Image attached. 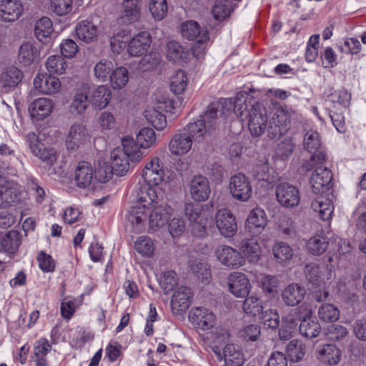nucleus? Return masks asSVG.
I'll use <instances>...</instances> for the list:
<instances>
[{"instance_id": "58836bf2", "label": "nucleus", "mask_w": 366, "mask_h": 366, "mask_svg": "<svg viewBox=\"0 0 366 366\" xmlns=\"http://www.w3.org/2000/svg\"><path fill=\"white\" fill-rule=\"evenodd\" d=\"M23 72L16 66L7 67L1 76L2 86L6 90L14 89L23 79Z\"/></svg>"}, {"instance_id": "f03ea898", "label": "nucleus", "mask_w": 366, "mask_h": 366, "mask_svg": "<svg viewBox=\"0 0 366 366\" xmlns=\"http://www.w3.org/2000/svg\"><path fill=\"white\" fill-rule=\"evenodd\" d=\"M142 175L144 182L138 189L137 201L144 206L153 204L156 203L157 195L161 193L158 186L164 178V171L160 159L157 157H152L145 164Z\"/></svg>"}, {"instance_id": "864d4df0", "label": "nucleus", "mask_w": 366, "mask_h": 366, "mask_svg": "<svg viewBox=\"0 0 366 366\" xmlns=\"http://www.w3.org/2000/svg\"><path fill=\"white\" fill-rule=\"evenodd\" d=\"M272 253L276 260L280 262H287L293 256V250L291 247L284 242H276L272 247Z\"/></svg>"}, {"instance_id": "a18cd8bd", "label": "nucleus", "mask_w": 366, "mask_h": 366, "mask_svg": "<svg viewBox=\"0 0 366 366\" xmlns=\"http://www.w3.org/2000/svg\"><path fill=\"white\" fill-rule=\"evenodd\" d=\"M95 76L102 81H110L111 86L113 87V78L114 76V69L111 61L102 60L97 63L94 68Z\"/></svg>"}, {"instance_id": "f3484780", "label": "nucleus", "mask_w": 366, "mask_h": 366, "mask_svg": "<svg viewBox=\"0 0 366 366\" xmlns=\"http://www.w3.org/2000/svg\"><path fill=\"white\" fill-rule=\"evenodd\" d=\"M332 174L327 167H317L310 177L312 191L316 194L327 192L332 187Z\"/></svg>"}, {"instance_id": "4be33fe9", "label": "nucleus", "mask_w": 366, "mask_h": 366, "mask_svg": "<svg viewBox=\"0 0 366 366\" xmlns=\"http://www.w3.org/2000/svg\"><path fill=\"white\" fill-rule=\"evenodd\" d=\"M267 224V217L264 209L260 207L254 208L249 214L245 228L252 235L262 233Z\"/></svg>"}, {"instance_id": "39448f33", "label": "nucleus", "mask_w": 366, "mask_h": 366, "mask_svg": "<svg viewBox=\"0 0 366 366\" xmlns=\"http://www.w3.org/2000/svg\"><path fill=\"white\" fill-rule=\"evenodd\" d=\"M182 36L190 41L197 39V42L192 48L194 56L199 57L205 51L206 44L209 39L208 31L202 27L197 21L189 20L181 25Z\"/></svg>"}, {"instance_id": "412c9836", "label": "nucleus", "mask_w": 366, "mask_h": 366, "mask_svg": "<svg viewBox=\"0 0 366 366\" xmlns=\"http://www.w3.org/2000/svg\"><path fill=\"white\" fill-rule=\"evenodd\" d=\"M20 192L14 187L13 183L6 177L0 176V207L7 208L20 200Z\"/></svg>"}, {"instance_id": "9b49d317", "label": "nucleus", "mask_w": 366, "mask_h": 366, "mask_svg": "<svg viewBox=\"0 0 366 366\" xmlns=\"http://www.w3.org/2000/svg\"><path fill=\"white\" fill-rule=\"evenodd\" d=\"M26 139L32 153L42 162L49 166L56 162L58 157L56 150L53 148H46L36 133L29 132L26 135Z\"/></svg>"}, {"instance_id": "7ed1b4c3", "label": "nucleus", "mask_w": 366, "mask_h": 366, "mask_svg": "<svg viewBox=\"0 0 366 366\" xmlns=\"http://www.w3.org/2000/svg\"><path fill=\"white\" fill-rule=\"evenodd\" d=\"M222 100L211 103L207 107L200 119L187 124V129L194 137V141L200 142L209 136L217 125L228 116L224 112Z\"/></svg>"}, {"instance_id": "8fccbe9b", "label": "nucleus", "mask_w": 366, "mask_h": 366, "mask_svg": "<svg viewBox=\"0 0 366 366\" xmlns=\"http://www.w3.org/2000/svg\"><path fill=\"white\" fill-rule=\"evenodd\" d=\"M234 9L232 0H217L212 13L215 19L222 21L229 16Z\"/></svg>"}, {"instance_id": "423d86ee", "label": "nucleus", "mask_w": 366, "mask_h": 366, "mask_svg": "<svg viewBox=\"0 0 366 366\" xmlns=\"http://www.w3.org/2000/svg\"><path fill=\"white\" fill-rule=\"evenodd\" d=\"M128 34L127 31L116 34V41H118L120 48L127 49V53L131 56H141L144 55L149 50L152 36L148 31H140L128 41H123V39Z\"/></svg>"}, {"instance_id": "ea45409f", "label": "nucleus", "mask_w": 366, "mask_h": 366, "mask_svg": "<svg viewBox=\"0 0 366 366\" xmlns=\"http://www.w3.org/2000/svg\"><path fill=\"white\" fill-rule=\"evenodd\" d=\"M78 38L86 43L92 42L97 37V27L89 20H82L76 26Z\"/></svg>"}, {"instance_id": "cd10ccee", "label": "nucleus", "mask_w": 366, "mask_h": 366, "mask_svg": "<svg viewBox=\"0 0 366 366\" xmlns=\"http://www.w3.org/2000/svg\"><path fill=\"white\" fill-rule=\"evenodd\" d=\"M231 293L237 297H245L249 292V282L246 275L241 272H232L228 278Z\"/></svg>"}, {"instance_id": "c03bdc74", "label": "nucleus", "mask_w": 366, "mask_h": 366, "mask_svg": "<svg viewBox=\"0 0 366 366\" xmlns=\"http://www.w3.org/2000/svg\"><path fill=\"white\" fill-rule=\"evenodd\" d=\"M225 366H242L244 359L242 351L233 344H227L223 351Z\"/></svg>"}, {"instance_id": "1a4fd4ad", "label": "nucleus", "mask_w": 366, "mask_h": 366, "mask_svg": "<svg viewBox=\"0 0 366 366\" xmlns=\"http://www.w3.org/2000/svg\"><path fill=\"white\" fill-rule=\"evenodd\" d=\"M248 117V128L253 137H259L265 131L268 132L269 122L266 110L259 103L256 102L252 105Z\"/></svg>"}, {"instance_id": "69168bd1", "label": "nucleus", "mask_w": 366, "mask_h": 366, "mask_svg": "<svg viewBox=\"0 0 366 366\" xmlns=\"http://www.w3.org/2000/svg\"><path fill=\"white\" fill-rule=\"evenodd\" d=\"M167 224L169 233L173 238L182 236L185 232L186 222L181 217H174Z\"/></svg>"}, {"instance_id": "49530a36", "label": "nucleus", "mask_w": 366, "mask_h": 366, "mask_svg": "<svg viewBox=\"0 0 366 366\" xmlns=\"http://www.w3.org/2000/svg\"><path fill=\"white\" fill-rule=\"evenodd\" d=\"M286 351L291 362H298L305 355L306 346L301 340H292L287 344Z\"/></svg>"}, {"instance_id": "3c124183", "label": "nucleus", "mask_w": 366, "mask_h": 366, "mask_svg": "<svg viewBox=\"0 0 366 366\" xmlns=\"http://www.w3.org/2000/svg\"><path fill=\"white\" fill-rule=\"evenodd\" d=\"M136 139L139 147L142 149L152 147L157 142L155 132L149 127H144L140 129L137 134Z\"/></svg>"}, {"instance_id": "a211bd4d", "label": "nucleus", "mask_w": 366, "mask_h": 366, "mask_svg": "<svg viewBox=\"0 0 366 366\" xmlns=\"http://www.w3.org/2000/svg\"><path fill=\"white\" fill-rule=\"evenodd\" d=\"M247 99V97L245 94L239 93L234 100L232 99H222L225 110L224 112L228 117L234 113L241 121H244L249 116Z\"/></svg>"}, {"instance_id": "f704fd0d", "label": "nucleus", "mask_w": 366, "mask_h": 366, "mask_svg": "<svg viewBox=\"0 0 366 366\" xmlns=\"http://www.w3.org/2000/svg\"><path fill=\"white\" fill-rule=\"evenodd\" d=\"M305 292L300 285L290 284L282 292V300L288 306H295L304 299Z\"/></svg>"}, {"instance_id": "6ab92c4d", "label": "nucleus", "mask_w": 366, "mask_h": 366, "mask_svg": "<svg viewBox=\"0 0 366 366\" xmlns=\"http://www.w3.org/2000/svg\"><path fill=\"white\" fill-rule=\"evenodd\" d=\"M89 138L86 126L75 123L70 127L66 137V146L69 151H76L81 145L85 144Z\"/></svg>"}, {"instance_id": "20e7f679", "label": "nucleus", "mask_w": 366, "mask_h": 366, "mask_svg": "<svg viewBox=\"0 0 366 366\" xmlns=\"http://www.w3.org/2000/svg\"><path fill=\"white\" fill-rule=\"evenodd\" d=\"M184 213L190 222L192 234L197 237H205L207 227L212 222V214L209 207L207 205L187 203L184 205Z\"/></svg>"}, {"instance_id": "774afa93", "label": "nucleus", "mask_w": 366, "mask_h": 366, "mask_svg": "<svg viewBox=\"0 0 366 366\" xmlns=\"http://www.w3.org/2000/svg\"><path fill=\"white\" fill-rule=\"evenodd\" d=\"M39 267L43 272H53L56 268V262L53 257L44 251L39 252L37 255Z\"/></svg>"}, {"instance_id": "aec40b11", "label": "nucleus", "mask_w": 366, "mask_h": 366, "mask_svg": "<svg viewBox=\"0 0 366 366\" xmlns=\"http://www.w3.org/2000/svg\"><path fill=\"white\" fill-rule=\"evenodd\" d=\"M304 272L307 280L315 287H320L325 279L331 277V270L325 264L310 262L305 265Z\"/></svg>"}, {"instance_id": "052dcab7", "label": "nucleus", "mask_w": 366, "mask_h": 366, "mask_svg": "<svg viewBox=\"0 0 366 366\" xmlns=\"http://www.w3.org/2000/svg\"><path fill=\"white\" fill-rule=\"evenodd\" d=\"M262 310L263 307L261 305L259 300L254 296L247 297L244 302L243 310L244 313L251 317H259Z\"/></svg>"}, {"instance_id": "dca6fc26", "label": "nucleus", "mask_w": 366, "mask_h": 366, "mask_svg": "<svg viewBox=\"0 0 366 366\" xmlns=\"http://www.w3.org/2000/svg\"><path fill=\"white\" fill-rule=\"evenodd\" d=\"M171 104L167 99L158 102L155 107L144 112L145 118L156 129L162 131L167 127V122L162 112H168Z\"/></svg>"}, {"instance_id": "bf43d9fd", "label": "nucleus", "mask_w": 366, "mask_h": 366, "mask_svg": "<svg viewBox=\"0 0 366 366\" xmlns=\"http://www.w3.org/2000/svg\"><path fill=\"white\" fill-rule=\"evenodd\" d=\"M114 167L104 160L99 161V167L94 171V177L99 182H107L113 177Z\"/></svg>"}, {"instance_id": "5701e85b", "label": "nucleus", "mask_w": 366, "mask_h": 366, "mask_svg": "<svg viewBox=\"0 0 366 366\" xmlns=\"http://www.w3.org/2000/svg\"><path fill=\"white\" fill-rule=\"evenodd\" d=\"M290 122V116L283 108H278L274 113L268 125V137L274 138L286 131L287 125Z\"/></svg>"}, {"instance_id": "6e6d98bb", "label": "nucleus", "mask_w": 366, "mask_h": 366, "mask_svg": "<svg viewBox=\"0 0 366 366\" xmlns=\"http://www.w3.org/2000/svg\"><path fill=\"white\" fill-rule=\"evenodd\" d=\"M66 67V60L59 55L50 56L46 61V68L51 74L61 75L64 73Z\"/></svg>"}, {"instance_id": "f257e3e1", "label": "nucleus", "mask_w": 366, "mask_h": 366, "mask_svg": "<svg viewBox=\"0 0 366 366\" xmlns=\"http://www.w3.org/2000/svg\"><path fill=\"white\" fill-rule=\"evenodd\" d=\"M161 195H157L156 203L144 205L137 201V205L129 212L128 220L134 232H155L165 227L171 218L173 209L166 202H161Z\"/></svg>"}, {"instance_id": "e433bc0d", "label": "nucleus", "mask_w": 366, "mask_h": 366, "mask_svg": "<svg viewBox=\"0 0 366 366\" xmlns=\"http://www.w3.org/2000/svg\"><path fill=\"white\" fill-rule=\"evenodd\" d=\"M40 50L30 42L22 44L19 51V61L23 66H29L39 59Z\"/></svg>"}, {"instance_id": "338daca9", "label": "nucleus", "mask_w": 366, "mask_h": 366, "mask_svg": "<svg viewBox=\"0 0 366 366\" xmlns=\"http://www.w3.org/2000/svg\"><path fill=\"white\" fill-rule=\"evenodd\" d=\"M299 330L303 336L314 338L322 331V326L319 322H300Z\"/></svg>"}, {"instance_id": "4d7b16f0", "label": "nucleus", "mask_w": 366, "mask_h": 366, "mask_svg": "<svg viewBox=\"0 0 366 366\" xmlns=\"http://www.w3.org/2000/svg\"><path fill=\"white\" fill-rule=\"evenodd\" d=\"M188 83V79L186 73L182 70H178L175 72L170 79V89L172 92L175 94H182Z\"/></svg>"}, {"instance_id": "4468645a", "label": "nucleus", "mask_w": 366, "mask_h": 366, "mask_svg": "<svg viewBox=\"0 0 366 366\" xmlns=\"http://www.w3.org/2000/svg\"><path fill=\"white\" fill-rule=\"evenodd\" d=\"M215 224L220 234L225 237H232L237 232L236 218L228 209H220L216 212Z\"/></svg>"}, {"instance_id": "473e14b6", "label": "nucleus", "mask_w": 366, "mask_h": 366, "mask_svg": "<svg viewBox=\"0 0 366 366\" xmlns=\"http://www.w3.org/2000/svg\"><path fill=\"white\" fill-rule=\"evenodd\" d=\"M51 348V345L46 338H40L35 342L32 356L35 366H49L47 355Z\"/></svg>"}, {"instance_id": "37998d69", "label": "nucleus", "mask_w": 366, "mask_h": 366, "mask_svg": "<svg viewBox=\"0 0 366 366\" xmlns=\"http://www.w3.org/2000/svg\"><path fill=\"white\" fill-rule=\"evenodd\" d=\"M328 245L327 237L324 234H318L309 239L306 247L311 254L320 256L327 250Z\"/></svg>"}, {"instance_id": "c9c22d12", "label": "nucleus", "mask_w": 366, "mask_h": 366, "mask_svg": "<svg viewBox=\"0 0 366 366\" xmlns=\"http://www.w3.org/2000/svg\"><path fill=\"white\" fill-rule=\"evenodd\" d=\"M239 248L240 253L251 262H257L262 254L261 247L256 238L243 239Z\"/></svg>"}, {"instance_id": "72a5a7b5", "label": "nucleus", "mask_w": 366, "mask_h": 366, "mask_svg": "<svg viewBox=\"0 0 366 366\" xmlns=\"http://www.w3.org/2000/svg\"><path fill=\"white\" fill-rule=\"evenodd\" d=\"M89 103L93 107L102 109L107 107L111 99V91L106 86H98L89 92Z\"/></svg>"}, {"instance_id": "0e129e2a", "label": "nucleus", "mask_w": 366, "mask_h": 366, "mask_svg": "<svg viewBox=\"0 0 366 366\" xmlns=\"http://www.w3.org/2000/svg\"><path fill=\"white\" fill-rule=\"evenodd\" d=\"M168 6L167 0H151L149 4V11L153 18L160 21L167 14Z\"/></svg>"}, {"instance_id": "0eeeda50", "label": "nucleus", "mask_w": 366, "mask_h": 366, "mask_svg": "<svg viewBox=\"0 0 366 366\" xmlns=\"http://www.w3.org/2000/svg\"><path fill=\"white\" fill-rule=\"evenodd\" d=\"M304 147L310 152L313 154L310 161L306 162L302 167L306 171L312 169L317 165L324 164L326 161V154L322 150H319L321 147V139L320 134L313 129L308 130L304 137Z\"/></svg>"}, {"instance_id": "bb28decb", "label": "nucleus", "mask_w": 366, "mask_h": 366, "mask_svg": "<svg viewBox=\"0 0 366 366\" xmlns=\"http://www.w3.org/2000/svg\"><path fill=\"white\" fill-rule=\"evenodd\" d=\"M59 79L52 75L38 74L34 80L36 90L42 94H52L59 91L61 88Z\"/></svg>"}, {"instance_id": "7c9ffc66", "label": "nucleus", "mask_w": 366, "mask_h": 366, "mask_svg": "<svg viewBox=\"0 0 366 366\" xmlns=\"http://www.w3.org/2000/svg\"><path fill=\"white\" fill-rule=\"evenodd\" d=\"M94 178V169L87 162H79L75 171V182L78 187L85 189L90 186Z\"/></svg>"}, {"instance_id": "b1692460", "label": "nucleus", "mask_w": 366, "mask_h": 366, "mask_svg": "<svg viewBox=\"0 0 366 366\" xmlns=\"http://www.w3.org/2000/svg\"><path fill=\"white\" fill-rule=\"evenodd\" d=\"M189 192L194 200L198 202L206 201L211 193L208 179L202 175L194 176L189 184Z\"/></svg>"}, {"instance_id": "2eb2a0df", "label": "nucleus", "mask_w": 366, "mask_h": 366, "mask_svg": "<svg viewBox=\"0 0 366 366\" xmlns=\"http://www.w3.org/2000/svg\"><path fill=\"white\" fill-rule=\"evenodd\" d=\"M193 299L191 288L186 286L178 287L171 300V310L174 315H182L189 308Z\"/></svg>"}, {"instance_id": "c756f323", "label": "nucleus", "mask_w": 366, "mask_h": 366, "mask_svg": "<svg viewBox=\"0 0 366 366\" xmlns=\"http://www.w3.org/2000/svg\"><path fill=\"white\" fill-rule=\"evenodd\" d=\"M53 107L51 100L46 98H39L30 104L29 112L32 119L41 120L51 113Z\"/></svg>"}, {"instance_id": "e2e57ef3", "label": "nucleus", "mask_w": 366, "mask_h": 366, "mask_svg": "<svg viewBox=\"0 0 366 366\" xmlns=\"http://www.w3.org/2000/svg\"><path fill=\"white\" fill-rule=\"evenodd\" d=\"M216 317L209 309L203 307H193L189 312V320H214Z\"/></svg>"}, {"instance_id": "a19ab883", "label": "nucleus", "mask_w": 366, "mask_h": 366, "mask_svg": "<svg viewBox=\"0 0 366 366\" xmlns=\"http://www.w3.org/2000/svg\"><path fill=\"white\" fill-rule=\"evenodd\" d=\"M122 150L124 155L129 158L132 163L139 162L143 157V153L137 142L130 136H126L122 139Z\"/></svg>"}, {"instance_id": "09e8293b", "label": "nucleus", "mask_w": 366, "mask_h": 366, "mask_svg": "<svg viewBox=\"0 0 366 366\" xmlns=\"http://www.w3.org/2000/svg\"><path fill=\"white\" fill-rule=\"evenodd\" d=\"M21 243V236L17 231H9L2 237L3 250L9 254H14Z\"/></svg>"}, {"instance_id": "79ce46f5", "label": "nucleus", "mask_w": 366, "mask_h": 366, "mask_svg": "<svg viewBox=\"0 0 366 366\" xmlns=\"http://www.w3.org/2000/svg\"><path fill=\"white\" fill-rule=\"evenodd\" d=\"M312 208L315 212L319 213L320 218L324 221L330 220L334 211L332 201L322 196L312 201Z\"/></svg>"}, {"instance_id": "f8f14e48", "label": "nucleus", "mask_w": 366, "mask_h": 366, "mask_svg": "<svg viewBox=\"0 0 366 366\" xmlns=\"http://www.w3.org/2000/svg\"><path fill=\"white\" fill-rule=\"evenodd\" d=\"M217 260L224 267L237 269L244 264V256L234 248L228 245H219L214 251Z\"/></svg>"}, {"instance_id": "4c0bfd02", "label": "nucleus", "mask_w": 366, "mask_h": 366, "mask_svg": "<svg viewBox=\"0 0 366 366\" xmlns=\"http://www.w3.org/2000/svg\"><path fill=\"white\" fill-rule=\"evenodd\" d=\"M53 31L54 27L52 21L48 17H42L35 24V36L42 44H49L51 42V35Z\"/></svg>"}, {"instance_id": "393cba45", "label": "nucleus", "mask_w": 366, "mask_h": 366, "mask_svg": "<svg viewBox=\"0 0 366 366\" xmlns=\"http://www.w3.org/2000/svg\"><path fill=\"white\" fill-rule=\"evenodd\" d=\"M192 138L194 139L189 132L174 135L169 143L170 153L174 156H182L188 153L192 146Z\"/></svg>"}, {"instance_id": "de8ad7c7", "label": "nucleus", "mask_w": 366, "mask_h": 366, "mask_svg": "<svg viewBox=\"0 0 366 366\" xmlns=\"http://www.w3.org/2000/svg\"><path fill=\"white\" fill-rule=\"evenodd\" d=\"M190 269L202 282H208L211 277L210 269L208 264L198 259H191L189 261Z\"/></svg>"}, {"instance_id": "9d476101", "label": "nucleus", "mask_w": 366, "mask_h": 366, "mask_svg": "<svg viewBox=\"0 0 366 366\" xmlns=\"http://www.w3.org/2000/svg\"><path fill=\"white\" fill-rule=\"evenodd\" d=\"M229 189L232 197L240 202H247L252 196L251 182L249 178L242 173L231 177Z\"/></svg>"}, {"instance_id": "6e6552de", "label": "nucleus", "mask_w": 366, "mask_h": 366, "mask_svg": "<svg viewBox=\"0 0 366 366\" xmlns=\"http://www.w3.org/2000/svg\"><path fill=\"white\" fill-rule=\"evenodd\" d=\"M192 325L203 337L216 344H224L228 340L229 333L222 322H192Z\"/></svg>"}, {"instance_id": "2f4dec72", "label": "nucleus", "mask_w": 366, "mask_h": 366, "mask_svg": "<svg viewBox=\"0 0 366 366\" xmlns=\"http://www.w3.org/2000/svg\"><path fill=\"white\" fill-rule=\"evenodd\" d=\"M140 17L139 0H124L123 14L117 19L119 24H129Z\"/></svg>"}, {"instance_id": "c85d7f7f", "label": "nucleus", "mask_w": 366, "mask_h": 366, "mask_svg": "<svg viewBox=\"0 0 366 366\" xmlns=\"http://www.w3.org/2000/svg\"><path fill=\"white\" fill-rule=\"evenodd\" d=\"M317 358L322 362L329 365L339 363L341 359V350L334 344H324L316 348Z\"/></svg>"}, {"instance_id": "603ef678", "label": "nucleus", "mask_w": 366, "mask_h": 366, "mask_svg": "<svg viewBox=\"0 0 366 366\" xmlns=\"http://www.w3.org/2000/svg\"><path fill=\"white\" fill-rule=\"evenodd\" d=\"M322 332L330 340H338L347 335V329L343 326L335 324V322H324Z\"/></svg>"}, {"instance_id": "680f3d73", "label": "nucleus", "mask_w": 366, "mask_h": 366, "mask_svg": "<svg viewBox=\"0 0 366 366\" xmlns=\"http://www.w3.org/2000/svg\"><path fill=\"white\" fill-rule=\"evenodd\" d=\"M177 284V276L176 272L173 270H169L164 272L159 280L160 287L165 294L172 291Z\"/></svg>"}, {"instance_id": "5fc2aeb1", "label": "nucleus", "mask_w": 366, "mask_h": 366, "mask_svg": "<svg viewBox=\"0 0 366 366\" xmlns=\"http://www.w3.org/2000/svg\"><path fill=\"white\" fill-rule=\"evenodd\" d=\"M188 51L177 41H171L167 45V56L169 61L177 62L187 58Z\"/></svg>"}, {"instance_id": "a878e982", "label": "nucleus", "mask_w": 366, "mask_h": 366, "mask_svg": "<svg viewBox=\"0 0 366 366\" xmlns=\"http://www.w3.org/2000/svg\"><path fill=\"white\" fill-rule=\"evenodd\" d=\"M24 11L20 0H1L0 1V19L11 22L19 19Z\"/></svg>"}, {"instance_id": "ddd939ff", "label": "nucleus", "mask_w": 366, "mask_h": 366, "mask_svg": "<svg viewBox=\"0 0 366 366\" xmlns=\"http://www.w3.org/2000/svg\"><path fill=\"white\" fill-rule=\"evenodd\" d=\"M277 202L287 208H294L300 202V194L298 188L289 183L279 184L275 189Z\"/></svg>"}, {"instance_id": "13d9d810", "label": "nucleus", "mask_w": 366, "mask_h": 366, "mask_svg": "<svg viewBox=\"0 0 366 366\" xmlns=\"http://www.w3.org/2000/svg\"><path fill=\"white\" fill-rule=\"evenodd\" d=\"M134 248L143 257H150L154 251V242L148 236H142L135 241Z\"/></svg>"}]
</instances>
